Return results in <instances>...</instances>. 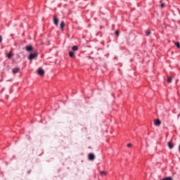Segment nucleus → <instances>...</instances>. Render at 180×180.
Here are the masks:
<instances>
[{
	"instance_id": "1",
	"label": "nucleus",
	"mask_w": 180,
	"mask_h": 180,
	"mask_svg": "<svg viewBox=\"0 0 180 180\" xmlns=\"http://www.w3.org/2000/svg\"><path fill=\"white\" fill-rule=\"evenodd\" d=\"M37 56H39V53H37V52H35L34 53H30L28 57V60H34V58H36Z\"/></svg>"
},
{
	"instance_id": "9",
	"label": "nucleus",
	"mask_w": 180,
	"mask_h": 180,
	"mask_svg": "<svg viewBox=\"0 0 180 180\" xmlns=\"http://www.w3.org/2000/svg\"><path fill=\"white\" fill-rule=\"evenodd\" d=\"M65 26V25H64V21H61V22H60V30H64Z\"/></svg>"
},
{
	"instance_id": "16",
	"label": "nucleus",
	"mask_w": 180,
	"mask_h": 180,
	"mask_svg": "<svg viewBox=\"0 0 180 180\" xmlns=\"http://www.w3.org/2000/svg\"><path fill=\"white\" fill-rule=\"evenodd\" d=\"M175 46L177 47V49H180V43L179 42H176Z\"/></svg>"
},
{
	"instance_id": "11",
	"label": "nucleus",
	"mask_w": 180,
	"mask_h": 180,
	"mask_svg": "<svg viewBox=\"0 0 180 180\" xmlns=\"http://www.w3.org/2000/svg\"><path fill=\"white\" fill-rule=\"evenodd\" d=\"M72 50L73 51H77L78 50V46H73L72 47Z\"/></svg>"
},
{
	"instance_id": "8",
	"label": "nucleus",
	"mask_w": 180,
	"mask_h": 180,
	"mask_svg": "<svg viewBox=\"0 0 180 180\" xmlns=\"http://www.w3.org/2000/svg\"><path fill=\"white\" fill-rule=\"evenodd\" d=\"M167 146H168L169 148H170V149L174 148V143H172V142H171V141L167 143Z\"/></svg>"
},
{
	"instance_id": "4",
	"label": "nucleus",
	"mask_w": 180,
	"mask_h": 180,
	"mask_svg": "<svg viewBox=\"0 0 180 180\" xmlns=\"http://www.w3.org/2000/svg\"><path fill=\"white\" fill-rule=\"evenodd\" d=\"M20 71V68H15L12 69V72H13V74H18V72H19Z\"/></svg>"
},
{
	"instance_id": "3",
	"label": "nucleus",
	"mask_w": 180,
	"mask_h": 180,
	"mask_svg": "<svg viewBox=\"0 0 180 180\" xmlns=\"http://www.w3.org/2000/svg\"><path fill=\"white\" fill-rule=\"evenodd\" d=\"M39 75L43 76L44 75V70L39 68L37 71Z\"/></svg>"
},
{
	"instance_id": "12",
	"label": "nucleus",
	"mask_w": 180,
	"mask_h": 180,
	"mask_svg": "<svg viewBox=\"0 0 180 180\" xmlns=\"http://www.w3.org/2000/svg\"><path fill=\"white\" fill-rule=\"evenodd\" d=\"M69 56H70V57L72 58V57H75V53H74V52H72V51H70Z\"/></svg>"
},
{
	"instance_id": "6",
	"label": "nucleus",
	"mask_w": 180,
	"mask_h": 180,
	"mask_svg": "<svg viewBox=\"0 0 180 180\" xmlns=\"http://www.w3.org/2000/svg\"><path fill=\"white\" fill-rule=\"evenodd\" d=\"M154 124H155V126H160L161 121H160V120H155Z\"/></svg>"
},
{
	"instance_id": "15",
	"label": "nucleus",
	"mask_w": 180,
	"mask_h": 180,
	"mask_svg": "<svg viewBox=\"0 0 180 180\" xmlns=\"http://www.w3.org/2000/svg\"><path fill=\"white\" fill-rule=\"evenodd\" d=\"M107 174H108V173L105 171L100 172V175H107Z\"/></svg>"
},
{
	"instance_id": "14",
	"label": "nucleus",
	"mask_w": 180,
	"mask_h": 180,
	"mask_svg": "<svg viewBox=\"0 0 180 180\" xmlns=\"http://www.w3.org/2000/svg\"><path fill=\"white\" fill-rule=\"evenodd\" d=\"M146 36H150V35L151 34V31H150V30H146Z\"/></svg>"
},
{
	"instance_id": "18",
	"label": "nucleus",
	"mask_w": 180,
	"mask_h": 180,
	"mask_svg": "<svg viewBox=\"0 0 180 180\" xmlns=\"http://www.w3.org/2000/svg\"><path fill=\"white\" fill-rule=\"evenodd\" d=\"M115 34H116V36H119V34H120L119 31H116V32H115Z\"/></svg>"
},
{
	"instance_id": "17",
	"label": "nucleus",
	"mask_w": 180,
	"mask_h": 180,
	"mask_svg": "<svg viewBox=\"0 0 180 180\" xmlns=\"http://www.w3.org/2000/svg\"><path fill=\"white\" fill-rule=\"evenodd\" d=\"M160 8H165V4H164V3L161 4Z\"/></svg>"
},
{
	"instance_id": "7",
	"label": "nucleus",
	"mask_w": 180,
	"mask_h": 180,
	"mask_svg": "<svg viewBox=\"0 0 180 180\" xmlns=\"http://www.w3.org/2000/svg\"><path fill=\"white\" fill-rule=\"evenodd\" d=\"M89 159L91 161H93V160H95V155H94L93 153L89 154Z\"/></svg>"
},
{
	"instance_id": "19",
	"label": "nucleus",
	"mask_w": 180,
	"mask_h": 180,
	"mask_svg": "<svg viewBox=\"0 0 180 180\" xmlns=\"http://www.w3.org/2000/svg\"><path fill=\"white\" fill-rule=\"evenodd\" d=\"M0 43H2V36L0 35Z\"/></svg>"
},
{
	"instance_id": "13",
	"label": "nucleus",
	"mask_w": 180,
	"mask_h": 180,
	"mask_svg": "<svg viewBox=\"0 0 180 180\" xmlns=\"http://www.w3.org/2000/svg\"><path fill=\"white\" fill-rule=\"evenodd\" d=\"M167 82H168V84H171L172 82V77H169L167 78Z\"/></svg>"
},
{
	"instance_id": "10",
	"label": "nucleus",
	"mask_w": 180,
	"mask_h": 180,
	"mask_svg": "<svg viewBox=\"0 0 180 180\" xmlns=\"http://www.w3.org/2000/svg\"><path fill=\"white\" fill-rule=\"evenodd\" d=\"M13 57V53H12V52H10L9 53L7 54L8 58L11 59Z\"/></svg>"
},
{
	"instance_id": "20",
	"label": "nucleus",
	"mask_w": 180,
	"mask_h": 180,
	"mask_svg": "<svg viewBox=\"0 0 180 180\" xmlns=\"http://www.w3.org/2000/svg\"><path fill=\"white\" fill-rule=\"evenodd\" d=\"M127 146V147H131V143H128Z\"/></svg>"
},
{
	"instance_id": "2",
	"label": "nucleus",
	"mask_w": 180,
	"mask_h": 180,
	"mask_svg": "<svg viewBox=\"0 0 180 180\" xmlns=\"http://www.w3.org/2000/svg\"><path fill=\"white\" fill-rule=\"evenodd\" d=\"M26 51H33V46L32 45H28L25 46Z\"/></svg>"
},
{
	"instance_id": "5",
	"label": "nucleus",
	"mask_w": 180,
	"mask_h": 180,
	"mask_svg": "<svg viewBox=\"0 0 180 180\" xmlns=\"http://www.w3.org/2000/svg\"><path fill=\"white\" fill-rule=\"evenodd\" d=\"M53 23L56 26H58V18L56 16L53 17Z\"/></svg>"
}]
</instances>
